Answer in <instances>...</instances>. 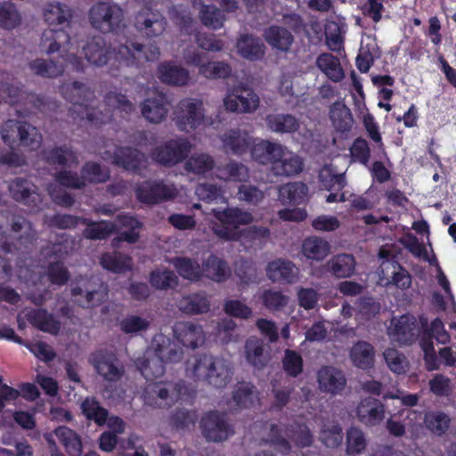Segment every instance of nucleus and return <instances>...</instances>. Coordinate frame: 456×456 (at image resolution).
<instances>
[{"label":"nucleus","mask_w":456,"mask_h":456,"mask_svg":"<svg viewBox=\"0 0 456 456\" xmlns=\"http://www.w3.org/2000/svg\"><path fill=\"white\" fill-rule=\"evenodd\" d=\"M185 371L187 377L195 381L223 388L232 380L233 368L231 362L224 357L198 354L186 361Z\"/></svg>","instance_id":"nucleus-1"},{"label":"nucleus","mask_w":456,"mask_h":456,"mask_svg":"<svg viewBox=\"0 0 456 456\" xmlns=\"http://www.w3.org/2000/svg\"><path fill=\"white\" fill-rule=\"evenodd\" d=\"M0 134L12 149L26 147L37 150L42 142V136L35 126L19 119L6 120L0 127Z\"/></svg>","instance_id":"nucleus-2"},{"label":"nucleus","mask_w":456,"mask_h":456,"mask_svg":"<svg viewBox=\"0 0 456 456\" xmlns=\"http://www.w3.org/2000/svg\"><path fill=\"white\" fill-rule=\"evenodd\" d=\"M283 434H286L298 447L310 446L314 441L309 428L305 424L295 422L284 429L272 424L266 442L273 446L277 452L283 454H288L291 451V444Z\"/></svg>","instance_id":"nucleus-3"},{"label":"nucleus","mask_w":456,"mask_h":456,"mask_svg":"<svg viewBox=\"0 0 456 456\" xmlns=\"http://www.w3.org/2000/svg\"><path fill=\"white\" fill-rule=\"evenodd\" d=\"M185 392L183 381L148 384L143 391L144 403L153 408H169Z\"/></svg>","instance_id":"nucleus-4"},{"label":"nucleus","mask_w":456,"mask_h":456,"mask_svg":"<svg viewBox=\"0 0 456 456\" xmlns=\"http://www.w3.org/2000/svg\"><path fill=\"white\" fill-rule=\"evenodd\" d=\"M108 285L98 277L82 279L71 289L74 301L84 308L100 305L108 297Z\"/></svg>","instance_id":"nucleus-5"},{"label":"nucleus","mask_w":456,"mask_h":456,"mask_svg":"<svg viewBox=\"0 0 456 456\" xmlns=\"http://www.w3.org/2000/svg\"><path fill=\"white\" fill-rule=\"evenodd\" d=\"M89 20L102 33L115 32L123 26L124 12L116 4L100 2L91 7Z\"/></svg>","instance_id":"nucleus-6"},{"label":"nucleus","mask_w":456,"mask_h":456,"mask_svg":"<svg viewBox=\"0 0 456 456\" xmlns=\"http://www.w3.org/2000/svg\"><path fill=\"white\" fill-rule=\"evenodd\" d=\"M193 144L187 138H175L157 146L151 157L161 166L172 167L183 162L191 151Z\"/></svg>","instance_id":"nucleus-7"},{"label":"nucleus","mask_w":456,"mask_h":456,"mask_svg":"<svg viewBox=\"0 0 456 456\" xmlns=\"http://www.w3.org/2000/svg\"><path fill=\"white\" fill-rule=\"evenodd\" d=\"M175 114L179 130L191 132L204 121L203 103L197 99H183L178 103Z\"/></svg>","instance_id":"nucleus-8"},{"label":"nucleus","mask_w":456,"mask_h":456,"mask_svg":"<svg viewBox=\"0 0 456 456\" xmlns=\"http://www.w3.org/2000/svg\"><path fill=\"white\" fill-rule=\"evenodd\" d=\"M95 371L108 382L118 381L124 374V367L113 353L98 350L88 359Z\"/></svg>","instance_id":"nucleus-9"},{"label":"nucleus","mask_w":456,"mask_h":456,"mask_svg":"<svg viewBox=\"0 0 456 456\" xmlns=\"http://www.w3.org/2000/svg\"><path fill=\"white\" fill-rule=\"evenodd\" d=\"M167 21L161 12L149 7L141 9L134 17V27L148 38L161 36L167 28Z\"/></svg>","instance_id":"nucleus-10"},{"label":"nucleus","mask_w":456,"mask_h":456,"mask_svg":"<svg viewBox=\"0 0 456 456\" xmlns=\"http://www.w3.org/2000/svg\"><path fill=\"white\" fill-rule=\"evenodd\" d=\"M227 110L239 113H251L259 106L258 95L249 87L237 86L224 100Z\"/></svg>","instance_id":"nucleus-11"},{"label":"nucleus","mask_w":456,"mask_h":456,"mask_svg":"<svg viewBox=\"0 0 456 456\" xmlns=\"http://www.w3.org/2000/svg\"><path fill=\"white\" fill-rule=\"evenodd\" d=\"M200 425L206 439L215 443L226 440L233 432L225 415L217 411L206 414Z\"/></svg>","instance_id":"nucleus-12"},{"label":"nucleus","mask_w":456,"mask_h":456,"mask_svg":"<svg viewBox=\"0 0 456 456\" xmlns=\"http://www.w3.org/2000/svg\"><path fill=\"white\" fill-rule=\"evenodd\" d=\"M5 218L10 222L11 232L14 233L17 248L29 249L35 246L38 234L29 220L11 214H7Z\"/></svg>","instance_id":"nucleus-13"},{"label":"nucleus","mask_w":456,"mask_h":456,"mask_svg":"<svg viewBox=\"0 0 456 456\" xmlns=\"http://www.w3.org/2000/svg\"><path fill=\"white\" fill-rule=\"evenodd\" d=\"M39 48L47 54L59 53L62 58L69 59L71 43L69 35L63 29H45L40 38Z\"/></svg>","instance_id":"nucleus-14"},{"label":"nucleus","mask_w":456,"mask_h":456,"mask_svg":"<svg viewBox=\"0 0 456 456\" xmlns=\"http://www.w3.org/2000/svg\"><path fill=\"white\" fill-rule=\"evenodd\" d=\"M170 101L167 94L154 91L140 105L142 116L149 122L159 124L167 116Z\"/></svg>","instance_id":"nucleus-15"},{"label":"nucleus","mask_w":456,"mask_h":456,"mask_svg":"<svg viewBox=\"0 0 456 456\" xmlns=\"http://www.w3.org/2000/svg\"><path fill=\"white\" fill-rule=\"evenodd\" d=\"M12 198L31 209L37 210L42 202L37 187L27 179L17 177L9 183Z\"/></svg>","instance_id":"nucleus-16"},{"label":"nucleus","mask_w":456,"mask_h":456,"mask_svg":"<svg viewBox=\"0 0 456 456\" xmlns=\"http://www.w3.org/2000/svg\"><path fill=\"white\" fill-rule=\"evenodd\" d=\"M176 190L162 182H144L136 189L137 199L144 204L154 205L175 198Z\"/></svg>","instance_id":"nucleus-17"},{"label":"nucleus","mask_w":456,"mask_h":456,"mask_svg":"<svg viewBox=\"0 0 456 456\" xmlns=\"http://www.w3.org/2000/svg\"><path fill=\"white\" fill-rule=\"evenodd\" d=\"M419 334V328L411 315L394 318L388 328L389 337L402 345H411Z\"/></svg>","instance_id":"nucleus-18"},{"label":"nucleus","mask_w":456,"mask_h":456,"mask_svg":"<svg viewBox=\"0 0 456 456\" xmlns=\"http://www.w3.org/2000/svg\"><path fill=\"white\" fill-rule=\"evenodd\" d=\"M319 388L323 393L337 395L346 386L344 372L334 366H322L317 372Z\"/></svg>","instance_id":"nucleus-19"},{"label":"nucleus","mask_w":456,"mask_h":456,"mask_svg":"<svg viewBox=\"0 0 456 456\" xmlns=\"http://www.w3.org/2000/svg\"><path fill=\"white\" fill-rule=\"evenodd\" d=\"M118 54L127 61L131 59V62L154 61L159 58L160 49L155 43L147 45L139 43H130L129 45H120Z\"/></svg>","instance_id":"nucleus-20"},{"label":"nucleus","mask_w":456,"mask_h":456,"mask_svg":"<svg viewBox=\"0 0 456 456\" xmlns=\"http://www.w3.org/2000/svg\"><path fill=\"white\" fill-rule=\"evenodd\" d=\"M435 338L437 342L446 344L449 341V335L444 329L442 321L435 319L429 330H426L420 338L419 344L425 353V359L428 363L436 360V351L433 346L432 338Z\"/></svg>","instance_id":"nucleus-21"},{"label":"nucleus","mask_w":456,"mask_h":456,"mask_svg":"<svg viewBox=\"0 0 456 456\" xmlns=\"http://www.w3.org/2000/svg\"><path fill=\"white\" fill-rule=\"evenodd\" d=\"M356 416L362 424L373 427L384 419L385 408L380 401L369 396L359 403L356 408Z\"/></svg>","instance_id":"nucleus-22"},{"label":"nucleus","mask_w":456,"mask_h":456,"mask_svg":"<svg viewBox=\"0 0 456 456\" xmlns=\"http://www.w3.org/2000/svg\"><path fill=\"white\" fill-rule=\"evenodd\" d=\"M267 277L274 282L294 283L298 278L297 267L289 260L278 258L265 268Z\"/></svg>","instance_id":"nucleus-23"},{"label":"nucleus","mask_w":456,"mask_h":456,"mask_svg":"<svg viewBox=\"0 0 456 456\" xmlns=\"http://www.w3.org/2000/svg\"><path fill=\"white\" fill-rule=\"evenodd\" d=\"M86 59L93 65H106L113 53V49L102 37L91 38L83 47Z\"/></svg>","instance_id":"nucleus-24"},{"label":"nucleus","mask_w":456,"mask_h":456,"mask_svg":"<svg viewBox=\"0 0 456 456\" xmlns=\"http://www.w3.org/2000/svg\"><path fill=\"white\" fill-rule=\"evenodd\" d=\"M149 348L165 363L168 362H178L183 356V349L176 343L172 341L170 338L163 334L154 336Z\"/></svg>","instance_id":"nucleus-25"},{"label":"nucleus","mask_w":456,"mask_h":456,"mask_svg":"<svg viewBox=\"0 0 456 456\" xmlns=\"http://www.w3.org/2000/svg\"><path fill=\"white\" fill-rule=\"evenodd\" d=\"M380 280L386 284L393 283L400 289H408L411 284V276L396 261H383L380 265Z\"/></svg>","instance_id":"nucleus-26"},{"label":"nucleus","mask_w":456,"mask_h":456,"mask_svg":"<svg viewBox=\"0 0 456 456\" xmlns=\"http://www.w3.org/2000/svg\"><path fill=\"white\" fill-rule=\"evenodd\" d=\"M173 332L175 337L187 347L196 348L204 342L202 328L190 322H175Z\"/></svg>","instance_id":"nucleus-27"},{"label":"nucleus","mask_w":456,"mask_h":456,"mask_svg":"<svg viewBox=\"0 0 456 456\" xmlns=\"http://www.w3.org/2000/svg\"><path fill=\"white\" fill-rule=\"evenodd\" d=\"M221 140L224 151L235 155L245 153L252 143V137L247 130L241 128L228 130L222 135Z\"/></svg>","instance_id":"nucleus-28"},{"label":"nucleus","mask_w":456,"mask_h":456,"mask_svg":"<svg viewBox=\"0 0 456 456\" xmlns=\"http://www.w3.org/2000/svg\"><path fill=\"white\" fill-rule=\"evenodd\" d=\"M112 163L134 173L146 167V156L134 148H122L114 154Z\"/></svg>","instance_id":"nucleus-29"},{"label":"nucleus","mask_w":456,"mask_h":456,"mask_svg":"<svg viewBox=\"0 0 456 456\" xmlns=\"http://www.w3.org/2000/svg\"><path fill=\"white\" fill-rule=\"evenodd\" d=\"M308 200V187L302 182H291L278 186V200L282 205L297 206Z\"/></svg>","instance_id":"nucleus-30"},{"label":"nucleus","mask_w":456,"mask_h":456,"mask_svg":"<svg viewBox=\"0 0 456 456\" xmlns=\"http://www.w3.org/2000/svg\"><path fill=\"white\" fill-rule=\"evenodd\" d=\"M265 42L273 49L287 53L294 43L292 33L286 28L272 25L264 30Z\"/></svg>","instance_id":"nucleus-31"},{"label":"nucleus","mask_w":456,"mask_h":456,"mask_svg":"<svg viewBox=\"0 0 456 456\" xmlns=\"http://www.w3.org/2000/svg\"><path fill=\"white\" fill-rule=\"evenodd\" d=\"M303 170V160L297 155H292L281 145V157L274 159L272 171L275 175L290 176Z\"/></svg>","instance_id":"nucleus-32"},{"label":"nucleus","mask_w":456,"mask_h":456,"mask_svg":"<svg viewBox=\"0 0 456 456\" xmlns=\"http://www.w3.org/2000/svg\"><path fill=\"white\" fill-rule=\"evenodd\" d=\"M23 314L31 325L44 332L56 335L61 329L60 322L45 309H30L24 311Z\"/></svg>","instance_id":"nucleus-33"},{"label":"nucleus","mask_w":456,"mask_h":456,"mask_svg":"<svg viewBox=\"0 0 456 456\" xmlns=\"http://www.w3.org/2000/svg\"><path fill=\"white\" fill-rule=\"evenodd\" d=\"M268 346L256 338L246 341L245 352L248 362L256 369H263L270 361Z\"/></svg>","instance_id":"nucleus-34"},{"label":"nucleus","mask_w":456,"mask_h":456,"mask_svg":"<svg viewBox=\"0 0 456 456\" xmlns=\"http://www.w3.org/2000/svg\"><path fill=\"white\" fill-rule=\"evenodd\" d=\"M356 261L352 254H338L326 262L327 271L337 278H348L354 273Z\"/></svg>","instance_id":"nucleus-35"},{"label":"nucleus","mask_w":456,"mask_h":456,"mask_svg":"<svg viewBox=\"0 0 456 456\" xmlns=\"http://www.w3.org/2000/svg\"><path fill=\"white\" fill-rule=\"evenodd\" d=\"M159 78L161 82L176 86H182L188 83L189 71L172 62H162L158 67Z\"/></svg>","instance_id":"nucleus-36"},{"label":"nucleus","mask_w":456,"mask_h":456,"mask_svg":"<svg viewBox=\"0 0 456 456\" xmlns=\"http://www.w3.org/2000/svg\"><path fill=\"white\" fill-rule=\"evenodd\" d=\"M136 365L147 379L161 377L165 372V362L149 347L143 356L137 359Z\"/></svg>","instance_id":"nucleus-37"},{"label":"nucleus","mask_w":456,"mask_h":456,"mask_svg":"<svg viewBox=\"0 0 456 456\" xmlns=\"http://www.w3.org/2000/svg\"><path fill=\"white\" fill-rule=\"evenodd\" d=\"M100 265L114 273H125L133 269V259L120 251L107 252L102 255Z\"/></svg>","instance_id":"nucleus-38"},{"label":"nucleus","mask_w":456,"mask_h":456,"mask_svg":"<svg viewBox=\"0 0 456 456\" xmlns=\"http://www.w3.org/2000/svg\"><path fill=\"white\" fill-rule=\"evenodd\" d=\"M237 49L244 58L256 61L265 55V46L261 38L250 34H243L237 41Z\"/></svg>","instance_id":"nucleus-39"},{"label":"nucleus","mask_w":456,"mask_h":456,"mask_svg":"<svg viewBox=\"0 0 456 456\" xmlns=\"http://www.w3.org/2000/svg\"><path fill=\"white\" fill-rule=\"evenodd\" d=\"M349 356L354 366L367 370L374 364L375 350L369 342L360 340L353 345Z\"/></svg>","instance_id":"nucleus-40"},{"label":"nucleus","mask_w":456,"mask_h":456,"mask_svg":"<svg viewBox=\"0 0 456 456\" xmlns=\"http://www.w3.org/2000/svg\"><path fill=\"white\" fill-rule=\"evenodd\" d=\"M179 310L186 314H206L210 310V302L204 293L183 296L177 304Z\"/></svg>","instance_id":"nucleus-41"},{"label":"nucleus","mask_w":456,"mask_h":456,"mask_svg":"<svg viewBox=\"0 0 456 456\" xmlns=\"http://www.w3.org/2000/svg\"><path fill=\"white\" fill-rule=\"evenodd\" d=\"M212 211L221 223L232 226L236 231L240 225H247L254 221L250 212L239 208H228L224 211L212 209Z\"/></svg>","instance_id":"nucleus-42"},{"label":"nucleus","mask_w":456,"mask_h":456,"mask_svg":"<svg viewBox=\"0 0 456 456\" xmlns=\"http://www.w3.org/2000/svg\"><path fill=\"white\" fill-rule=\"evenodd\" d=\"M216 166L215 159L207 152H195L185 159L183 168L186 172L204 175Z\"/></svg>","instance_id":"nucleus-43"},{"label":"nucleus","mask_w":456,"mask_h":456,"mask_svg":"<svg viewBox=\"0 0 456 456\" xmlns=\"http://www.w3.org/2000/svg\"><path fill=\"white\" fill-rule=\"evenodd\" d=\"M202 273L212 281L221 282L228 279L231 270L226 261L211 255L202 264Z\"/></svg>","instance_id":"nucleus-44"},{"label":"nucleus","mask_w":456,"mask_h":456,"mask_svg":"<svg viewBox=\"0 0 456 456\" xmlns=\"http://www.w3.org/2000/svg\"><path fill=\"white\" fill-rule=\"evenodd\" d=\"M281 144L269 141H261L251 150L252 158L261 164L271 163L281 157Z\"/></svg>","instance_id":"nucleus-45"},{"label":"nucleus","mask_w":456,"mask_h":456,"mask_svg":"<svg viewBox=\"0 0 456 456\" xmlns=\"http://www.w3.org/2000/svg\"><path fill=\"white\" fill-rule=\"evenodd\" d=\"M54 435L65 447L70 456H80L82 453V442L80 436L67 427H59L54 430Z\"/></svg>","instance_id":"nucleus-46"},{"label":"nucleus","mask_w":456,"mask_h":456,"mask_svg":"<svg viewBox=\"0 0 456 456\" xmlns=\"http://www.w3.org/2000/svg\"><path fill=\"white\" fill-rule=\"evenodd\" d=\"M44 19L49 25H66L71 19L70 9L60 3L47 4L44 8Z\"/></svg>","instance_id":"nucleus-47"},{"label":"nucleus","mask_w":456,"mask_h":456,"mask_svg":"<svg viewBox=\"0 0 456 456\" xmlns=\"http://www.w3.org/2000/svg\"><path fill=\"white\" fill-rule=\"evenodd\" d=\"M330 247L329 243L319 237L306 238L302 245V252L309 259L320 261L330 253Z\"/></svg>","instance_id":"nucleus-48"},{"label":"nucleus","mask_w":456,"mask_h":456,"mask_svg":"<svg viewBox=\"0 0 456 456\" xmlns=\"http://www.w3.org/2000/svg\"><path fill=\"white\" fill-rule=\"evenodd\" d=\"M316 65L334 82L341 81L345 76L339 60L330 53L321 54L317 58Z\"/></svg>","instance_id":"nucleus-49"},{"label":"nucleus","mask_w":456,"mask_h":456,"mask_svg":"<svg viewBox=\"0 0 456 456\" xmlns=\"http://www.w3.org/2000/svg\"><path fill=\"white\" fill-rule=\"evenodd\" d=\"M170 262L183 279L198 281L202 275V265L195 259L175 257Z\"/></svg>","instance_id":"nucleus-50"},{"label":"nucleus","mask_w":456,"mask_h":456,"mask_svg":"<svg viewBox=\"0 0 456 456\" xmlns=\"http://www.w3.org/2000/svg\"><path fill=\"white\" fill-rule=\"evenodd\" d=\"M269 129L276 133H292L298 126V121L290 114H270L265 118Z\"/></svg>","instance_id":"nucleus-51"},{"label":"nucleus","mask_w":456,"mask_h":456,"mask_svg":"<svg viewBox=\"0 0 456 456\" xmlns=\"http://www.w3.org/2000/svg\"><path fill=\"white\" fill-rule=\"evenodd\" d=\"M330 117L336 129L341 132L349 130L354 123L350 110L341 102L330 106Z\"/></svg>","instance_id":"nucleus-52"},{"label":"nucleus","mask_w":456,"mask_h":456,"mask_svg":"<svg viewBox=\"0 0 456 456\" xmlns=\"http://www.w3.org/2000/svg\"><path fill=\"white\" fill-rule=\"evenodd\" d=\"M81 410L86 418L98 426L107 421L108 411L94 397H86L81 403Z\"/></svg>","instance_id":"nucleus-53"},{"label":"nucleus","mask_w":456,"mask_h":456,"mask_svg":"<svg viewBox=\"0 0 456 456\" xmlns=\"http://www.w3.org/2000/svg\"><path fill=\"white\" fill-rule=\"evenodd\" d=\"M82 224L87 226L83 236L88 240H103L116 231L115 224L109 222H93L85 218Z\"/></svg>","instance_id":"nucleus-54"},{"label":"nucleus","mask_w":456,"mask_h":456,"mask_svg":"<svg viewBox=\"0 0 456 456\" xmlns=\"http://www.w3.org/2000/svg\"><path fill=\"white\" fill-rule=\"evenodd\" d=\"M150 282L159 290L174 289L179 282L176 274L167 269H157L151 273Z\"/></svg>","instance_id":"nucleus-55"},{"label":"nucleus","mask_w":456,"mask_h":456,"mask_svg":"<svg viewBox=\"0 0 456 456\" xmlns=\"http://www.w3.org/2000/svg\"><path fill=\"white\" fill-rule=\"evenodd\" d=\"M379 56L377 44L373 39L368 37L362 41L359 54L356 58L357 68L361 72H367L373 63L374 58Z\"/></svg>","instance_id":"nucleus-56"},{"label":"nucleus","mask_w":456,"mask_h":456,"mask_svg":"<svg viewBox=\"0 0 456 456\" xmlns=\"http://www.w3.org/2000/svg\"><path fill=\"white\" fill-rule=\"evenodd\" d=\"M220 177L240 183H245L249 179V169L241 162L231 160L219 168Z\"/></svg>","instance_id":"nucleus-57"},{"label":"nucleus","mask_w":456,"mask_h":456,"mask_svg":"<svg viewBox=\"0 0 456 456\" xmlns=\"http://www.w3.org/2000/svg\"><path fill=\"white\" fill-rule=\"evenodd\" d=\"M44 159L51 165L70 166L77 163L74 152L67 147H55L43 152Z\"/></svg>","instance_id":"nucleus-58"},{"label":"nucleus","mask_w":456,"mask_h":456,"mask_svg":"<svg viewBox=\"0 0 456 456\" xmlns=\"http://www.w3.org/2000/svg\"><path fill=\"white\" fill-rule=\"evenodd\" d=\"M32 73L44 77H56L62 74L63 65L53 61L36 59L28 63Z\"/></svg>","instance_id":"nucleus-59"},{"label":"nucleus","mask_w":456,"mask_h":456,"mask_svg":"<svg viewBox=\"0 0 456 456\" xmlns=\"http://www.w3.org/2000/svg\"><path fill=\"white\" fill-rule=\"evenodd\" d=\"M367 445L365 435L362 429L351 427L346 431V453L348 456H356L362 453Z\"/></svg>","instance_id":"nucleus-60"},{"label":"nucleus","mask_w":456,"mask_h":456,"mask_svg":"<svg viewBox=\"0 0 456 456\" xmlns=\"http://www.w3.org/2000/svg\"><path fill=\"white\" fill-rule=\"evenodd\" d=\"M320 440L328 448H337L343 442L342 428L338 423H324L320 431Z\"/></svg>","instance_id":"nucleus-61"},{"label":"nucleus","mask_w":456,"mask_h":456,"mask_svg":"<svg viewBox=\"0 0 456 456\" xmlns=\"http://www.w3.org/2000/svg\"><path fill=\"white\" fill-rule=\"evenodd\" d=\"M199 18L205 27L214 30L221 28L226 20L223 12L213 4L200 9Z\"/></svg>","instance_id":"nucleus-62"},{"label":"nucleus","mask_w":456,"mask_h":456,"mask_svg":"<svg viewBox=\"0 0 456 456\" xmlns=\"http://www.w3.org/2000/svg\"><path fill=\"white\" fill-rule=\"evenodd\" d=\"M82 177L85 185L89 183H101L107 182L110 175V171L106 167L95 162H87L81 169Z\"/></svg>","instance_id":"nucleus-63"},{"label":"nucleus","mask_w":456,"mask_h":456,"mask_svg":"<svg viewBox=\"0 0 456 456\" xmlns=\"http://www.w3.org/2000/svg\"><path fill=\"white\" fill-rule=\"evenodd\" d=\"M22 18L16 6L10 2L0 4V26L5 29H12L21 24Z\"/></svg>","instance_id":"nucleus-64"}]
</instances>
